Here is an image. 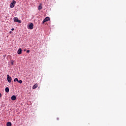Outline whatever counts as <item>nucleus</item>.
Wrapping results in <instances>:
<instances>
[{"instance_id":"423d86ee","label":"nucleus","mask_w":126,"mask_h":126,"mask_svg":"<svg viewBox=\"0 0 126 126\" xmlns=\"http://www.w3.org/2000/svg\"><path fill=\"white\" fill-rule=\"evenodd\" d=\"M17 53L18 55H21V54L22 53V49H21V48H19L18 50Z\"/></svg>"},{"instance_id":"f8f14e48","label":"nucleus","mask_w":126,"mask_h":126,"mask_svg":"<svg viewBox=\"0 0 126 126\" xmlns=\"http://www.w3.org/2000/svg\"><path fill=\"white\" fill-rule=\"evenodd\" d=\"M18 78H16L14 80V82H15V81H17V82H18Z\"/></svg>"},{"instance_id":"20e7f679","label":"nucleus","mask_w":126,"mask_h":126,"mask_svg":"<svg viewBox=\"0 0 126 126\" xmlns=\"http://www.w3.org/2000/svg\"><path fill=\"white\" fill-rule=\"evenodd\" d=\"M7 80L8 81V82L9 83H10L11 82V77L9 76V75H7Z\"/></svg>"},{"instance_id":"dca6fc26","label":"nucleus","mask_w":126,"mask_h":126,"mask_svg":"<svg viewBox=\"0 0 126 126\" xmlns=\"http://www.w3.org/2000/svg\"><path fill=\"white\" fill-rule=\"evenodd\" d=\"M13 30H14V29H11V31H13Z\"/></svg>"},{"instance_id":"f03ea898","label":"nucleus","mask_w":126,"mask_h":126,"mask_svg":"<svg viewBox=\"0 0 126 126\" xmlns=\"http://www.w3.org/2000/svg\"><path fill=\"white\" fill-rule=\"evenodd\" d=\"M13 20L14 22H18V23H21V20H19L17 17H14Z\"/></svg>"},{"instance_id":"6e6552de","label":"nucleus","mask_w":126,"mask_h":126,"mask_svg":"<svg viewBox=\"0 0 126 126\" xmlns=\"http://www.w3.org/2000/svg\"><path fill=\"white\" fill-rule=\"evenodd\" d=\"M16 99V96L15 95H13L11 96V100L13 101H15V99Z\"/></svg>"},{"instance_id":"9b49d317","label":"nucleus","mask_w":126,"mask_h":126,"mask_svg":"<svg viewBox=\"0 0 126 126\" xmlns=\"http://www.w3.org/2000/svg\"><path fill=\"white\" fill-rule=\"evenodd\" d=\"M7 126H11V122H8L7 123Z\"/></svg>"},{"instance_id":"1a4fd4ad","label":"nucleus","mask_w":126,"mask_h":126,"mask_svg":"<svg viewBox=\"0 0 126 126\" xmlns=\"http://www.w3.org/2000/svg\"><path fill=\"white\" fill-rule=\"evenodd\" d=\"M42 8L43 6H42V4H40L38 8V10H41V9H42Z\"/></svg>"},{"instance_id":"f257e3e1","label":"nucleus","mask_w":126,"mask_h":126,"mask_svg":"<svg viewBox=\"0 0 126 126\" xmlns=\"http://www.w3.org/2000/svg\"><path fill=\"white\" fill-rule=\"evenodd\" d=\"M15 3H16V1L14 0H13L12 2L10 3V8H13V7H14Z\"/></svg>"},{"instance_id":"2eb2a0df","label":"nucleus","mask_w":126,"mask_h":126,"mask_svg":"<svg viewBox=\"0 0 126 126\" xmlns=\"http://www.w3.org/2000/svg\"><path fill=\"white\" fill-rule=\"evenodd\" d=\"M1 97V94L0 93V98Z\"/></svg>"},{"instance_id":"f3484780","label":"nucleus","mask_w":126,"mask_h":126,"mask_svg":"<svg viewBox=\"0 0 126 126\" xmlns=\"http://www.w3.org/2000/svg\"><path fill=\"white\" fill-rule=\"evenodd\" d=\"M12 64H13V62L12 63Z\"/></svg>"},{"instance_id":"39448f33","label":"nucleus","mask_w":126,"mask_h":126,"mask_svg":"<svg viewBox=\"0 0 126 126\" xmlns=\"http://www.w3.org/2000/svg\"><path fill=\"white\" fill-rule=\"evenodd\" d=\"M33 26H34V25H33V23H31L29 25L28 29L31 30L33 29Z\"/></svg>"},{"instance_id":"4468645a","label":"nucleus","mask_w":126,"mask_h":126,"mask_svg":"<svg viewBox=\"0 0 126 126\" xmlns=\"http://www.w3.org/2000/svg\"><path fill=\"white\" fill-rule=\"evenodd\" d=\"M27 53H30V50H27Z\"/></svg>"},{"instance_id":"7ed1b4c3","label":"nucleus","mask_w":126,"mask_h":126,"mask_svg":"<svg viewBox=\"0 0 126 126\" xmlns=\"http://www.w3.org/2000/svg\"><path fill=\"white\" fill-rule=\"evenodd\" d=\"M50 20V17H46L42 21V24H44L45 22H47V21H49Z\"/></svg>"},{"instance_id":"0eeeda50","label":"nucleus","mask_w":126,"mask_h":126,"mask_svg":"<svg viewBox=\"0 0 126 126\" xmlns=\"http://www.w3.org/2000/svg\"><path fill=\"white\" fill-rule=\"evenodd\" d=\"M38 87V84H35L34 85L32 86V89H36Z\"/></svg>"},{"instance_id":"9d476101","label":"nucleus","mask_w":126,"mask_h":126,"mask_svg":"<svg viewBox=\"0 0 126 126\" xmlns=\"http://www.w3.org/2000/svg\"><path fill=\"white\" fill-rule=\"evenodd\" d=\"M5 92H6V93H8L9 92V89L8 87H6L5 89Z\"/></svg>"},{"instance_id":"ddd939ff","label":"nucleus","mask_w":126,"mask_h":126,"mask_svg":"<svg viewBox=\"0 0 126 126\" xmlns=\"http://www.w3.org/2000/svg\"><path fill=\"white\" fill-rule=\"evenodd\" d=\"M18 82L19 83H20V84H21V83H22V80H20L19 81H18Z\"/></svg>"}]
</instances>
